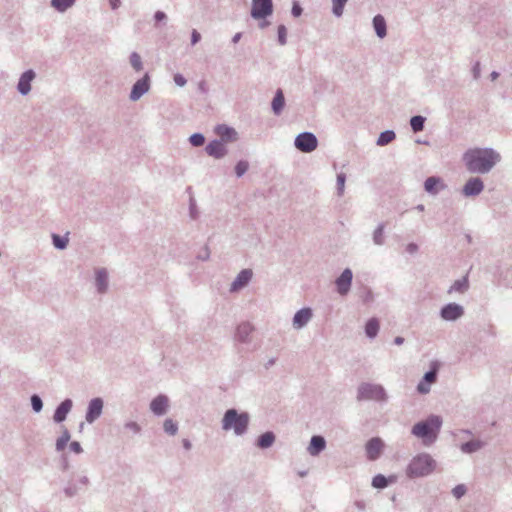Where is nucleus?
Masks as SVG:
<instances>
[{
	"label": "nucleus",
	"mask_w": 512,
	"mask_h": 512,
	"mask_svg": "<svg viewBox=\"0 0 512 512\" xmlns=\"http://www.w3.org/2000/svg\"><path fill=\"white\" fill-rule=\"evenodd\" d=\"M463 160L470 172L487 173L500 160V155L492 149L473 148L465 152Z\"/></svg>",
	"instance_id": "1"
},
{
	"label": "nucleus",
	"mask_w": 512,
	"mask_h": 512,
	"mask_svg": "<svg viewBox=\"0 0 512 512\" xmlns=\"http://www.w3.org/2000/svg\"><path fill=\"white\" fill-rule=\"evenodd\" d=\"M442 420L439 416H430L426 421L414 425L412 433L421 438L425 445L432 444L440 431Z\"/></svg>",
	"instance_id": "2"
},
{
	"label": "nucleus",
	"mask_w": 512,
	"mask_h": 512,
	"mask_svg": "<svg viewBox=\"0 0 512 512\" xmlns=\"http://www.w3.org/2000/svg\"><path fill=\"white\" fill-rule=\"evenodd\" d=\"M435 469V462L428 454H420L412 459L407 467L410 478L423 477Z\"/></svg>",
	"instance_id": "3"
},
{
	"label": "nucleus",
	"mask_w": 512,
	"mask_h": 512,
	"mask_svg": "<svg viewBox=\"0 0 512 512\" xmlns=\"http://www.w3.org/2000/svg\"><path fill=\"white\" fill-rule=\"evenodd\" d=\"M249 417L246 413L238 414L236 410L229 409L226 411L222 420L224 430L233 429L237 435L243 434L248 426Z\"/></svg>",
	"instance_id": "4"
},
{
	"label": "nucleus",
	"mask_w": 512,
	"mask_h": 512,
	"mask_svg": "<svg viewBox=\"0 0 512 512\" xmlns=\"http://www.w3.org/2000/svg\"><path fill=\"white\" fill-rule=\"evenodd\" d=\"M273 12L272 0H253L251 15L255 19H264Z\"/></svg>",
	"instance_id": "5"
},
{
	"label": "nucleus",
	"mask_w": 512,
	"mask_h": 512,
	"mask_svg": "<svg viewBox=\"0 0 512 512\" xmlns=\"http://www.w3.org/2000/svg\"><path fill=\"white\" fill-rule=\"evenodd\" d=\"M318 140L311 133H302L295 139V146L301 152H311L317 148Z\"/></svg>",
	"instance_id": "6"
},
{
	"label": "nucleus",
	"mask_w": 512,
	"mask_h": 512,
	"mask_svg": "<svg viewBox=\"0 0 512 512\" xmlns=\"http://www.w3.org/2000/svg\"><path fill=\"white\" fill-rule=\"evenodd\" d=\"M358 397L361 399L383 400L385 397V393L381 386L363 384L359 388Z\"/></svg>",
	"instance_id": "7"
},
{
	"label": "nucleus",
	"mask_w": 512,
	"mask_h": 512,
	"mask_svg": "<svg viewBox=\"0 0 512 512\" xmlns=\"http://www.w3.org/2000/svg\"><path fill=\"white\" fill-rule=\"evenodd\" d=\"M383 448L384 443L380 438L370 439L365 446L367 458L371 461L376 460L381 455Z\"/></svg>",
	"instance_id": "8"
},
{
	"label": "nucleus",
	"mask_w": 512,
	"mask_h": 512,
	"mask_svg": "<svg viewBox=\"0 0 512 512\" xmlns=\"http://www.w3.org/2000/svg\"><path fill=\"white\" fill-rule=\"evenodd\" d=\"M437 366L435 365L431 371L424 375L423 380L418 384L417 390L421 394H426L430 391L431 384L435 383L437 377Z\"/></svg>",
	"instance_id": "9"
},
{
	"label": "nucleus",
	"mask_w": 512,
	"mask_h": 512,
	"mask_svg": "<svg viewBox=\"0 0 512 512\" xmlns=\"http://www.w3.org/2000/svg\"><path fill=\"white\" fill-rule=\"evenodd\" d=\"M352 272L350 269H345L339 278L336 280L337 291L341 295H345L351 286Z\"/></svg>",
	"instance_id": "10"
},
{
	"label": "nucleus",
	"mask_w": 512,
	"mask_h": 512,
	"mask_svg": "<svg viewBox=\"0 0 512 512\" xmlns=\"http://www.w3.org/2000/svg\"><path fill=\"white\" fill-rule=\"evenodd\" d=\"M484 185L480 178H471L467 181L465 186L463 187V194L465 196H474L481 193Z\"/></svg>",
	"instance_id": "11"
},
{
	"label": "nucleus",
	"mask_w": 512,
	"mask_h": 512,
	"mask_svg": "<svg viewBox=\"0 0 512 512\" xmlns=\"http://www.w3.org/2000/svg\"><path fill=\"white\" fill-rule=\"evenodd\" d=\"M149 89V76L146 74L142 79L138 80L131 91V99H139Z\"/></svg>",
	"instance_id": "12"
},
{
	"label": "nucleus",
	"mask_w": 512,
	"mask_h": 512,
	"mask_svg": "<svg viewBox=\"0 0 512 512\" xmlns=\"http://www.w3.org/2000/svg\"><path fill=\"white\" fill-rule=\"evenodd\" d=\"M102 408H103L102 400L100 398L93 399L89 404L88 412L86 414V420L89 423H92L93 421H95L101 415Z\"/></svg>",
	"instance_id": "13"
},
{
	"label": "nucleus",
	"mask_w": 512,
	"mask_h": 512,
	"mask_svg": "<svg viewBox=\"0 0 512 512\" xmlns=\"http://www.w3.org/2000/svg\"><path fill=\"white\" fill-rule=\"evenodd\" d=\"M462 314L463 308L455 303L446 305L441 311V316L445 320H455L462 316Z\"/></svg>",
	"instance_id": "14"
},
{
	"label": "nucleus",
	"mask_w": 512,
	"mask_h": 512,
	"mask_svg": "<svg viewBox=\"0 0 512 512\" xmlns=\"http://www.w3.org/2000/svg\"><path fill=\"white\" fill-rule=\"evenodd\" d=\"M168 407V398L164 395H159L154 398L150 404V409L155 415H163Z\"/></svg>",
	"instance_id": "15"
},
{
	"label": "nucleus",
	"mask_w": 512,
	"mask_h": 512,
	"mask_svg": "<svg viewBox=\"0 0 512 512\" xmlns=\"http://www.w3.org/2000/svg\"><path fill=\"white\" fill-rule=\"evenodd\" d=\"M312 317V312L309 308H304L298 311L293 318V326L296 329L302 328L308 323Z\"/></svg>",
	"instance_id": "16"
},
{
	"label": "nucleus",
	"mask_w": 512,
	"mask_h": 512,
	"mask_svg": "<svg viewBox=\"0 0 512 512\" xmlns=\"http://www.w3.org/2000/svg\"><path fill=\"white\" fill-rule=\"evenodd\" d=\"M206 152L214 158H221L226 154V148L221 141L214 140L206 146Z\"/></svg>",
	"instance_id": "17"
},
{
	"label": "nucleus",
	"mask_w": 512,
	"mask_h": 512,
	"mask_svg": "<svg viewBox=\"0 0 512 512\" xmlns=\"http://www.w3.org/2000/svg\"><path fill=\"white\" fill-rule=\"evenodd\" d=\"M215 132L224 142H232L237 139L236 131L226 125L217 126Z\"/></svg>",
	"instance_id": "18"
},
{
	"label": "nucleus",
	"mask_w": 512,
	"mask_h": 512,
	"mask_svg": "<svg viewBox=\"0 0 512 512\" xmlns=\"http://www.w3.org/2000/svg\"><path fill=\"white\" fill-rule=\"evenodd\" d=\"M251 277H252L251 270H249V269L242 270L239 273V275L237 276V278L235 279V281L232 283L231 290L237 291V290L241 289L250 281Z\"/></svg>",
	"instance_id": "19"
},
{
	"label": "nucleus",
	"mask_w": 512,
	"mask_h": 512,
	"mask_svg": "<svg viewBox=\"0 0 512 512\" xmlns=\"http://www.w3.org/2000/svg\"><path fill=\"white\" fill-rule=\"evenodd\" d=\"M34 77L35 74L32 70H28L25 73H23L18 83V90L20 93L25 95L30 91V83L34 79Z\"/></svg>",
	"instance_id": "20"
},
{
	"label": "nucleus",
	"mask_w": 512,
	"mask_h": 512,
	"mask_svg": "<svg viewBox=\"0 0 512 512\" xmlns=\"http://www.w3.org/2000/svg\"><path fill=\"white\" fill-rule=\"evenodd\" d=\"M71 407H72V402L71 400L67 399L65 401H63L59 406L58 408L56 409L55 411V414H54V420L56 422H62L63 420H65L67 414L69 413V411L71 410Z\"/></svg>",
	"instance_id": "21"
},
{
	"label": "nucleus",
	"mask_w": 512,
	"mask_h": 512,
	"mask_svg": "<svg viewBox=\"0 0 512 512\" xmlns=\"http://www.w3.org/2000/svg\"><path fill=\"white\" fill-rule=\"evenodd\" d=\"M373 26L377 35L380 38H384L386 36V22L383 16L377 15L373 19Z\"/></svg>",
	"instance_id": "22"
},
{
	"label": "nucleus",
	"mask_w": 512,
	"mask_h": 512,
	"mask_svg": "<svg viewBox=\"0 0 512 512\" xmlns=\"http://www.w3.org/2000/svg\"><path fill=\"white\" fill-rule=\"evenodd\" d=\"M284 104H285V100H284L283 92H282V90H278L276 92V95H275L273 101H272V109H273L274 113L279 114L282 111Z\"/></svg>",
	"instance_id": "23"
},
{
	"label": "nucleus",
	"mask_w": 512,
	"mask_h": 512,
	"mask_svg": "<svg viewBox=\"0 0 512 512\" xmlns=\"http://www.w3.org/2000/svg\"><path fill=\"white\" fill-rule=\"evenodd\" d=\"M96 283L98 291L103 293L107 288V273L105 270H98L96 273Z\"/></svg>",
	"instance_id": "24"
},
{
	"label": "nucleus",
	"mask_w": 512,
	"mask_h": 512,
	"mask_svg": "<svg viewBox=\"0 0 512 512\" xmlns=\"http://www.w3.org/2000/svg\"><path fill=\"white\" fill-rule=\"evenodd\" d=\"M274 440V434L272 432H266L259 437L257 445L260 448H268L273 444Z\"/></svg>",
	"instance_id": "25"
},
{
	"label": "nucleus",
	"mask_w": 512,
	"mask_h": 512,
	"mask_svg": "<svg viewBox=\"0 0 512 512\" xmlns=\"http://www.w3.org/2000/svg\"><path fill=\"white\" fill-rule=\"evenodd\" d=\"M379 330V322L377 319H370L365 326L366 335L370 338H373L377 335Z\"/></svg>",
	"instance_id": "26"
},
{
	"label": "nucleus",
	"mask_w": 512,
	"mask_h": 512,
	"mask_svg": "<svg viewBox=\"0 0 512 512\" xmlns=\"http://www.w3.org/2000/svg\"><path fill=\"white\" fill-rule=\"evenodd\" d=\"M440 184V179L436 177H429L426 179L424 187L425 190L429 193H437L438 185Z\"/></svg>",
	"instance_id": "27"
},
{
	"label": "nucleus",
	"mask_w": 512,
	"mask_h": 512,
	"mask_svg": "<svg viewBox=\"0 0 512 512\" xmlns=\"http://www.w3.org/2000/svg\"><path fill=\"white\" fill-rule=\"evenodd\" d=\"M253 328L249 323H243L237 328V336L240 340L244 341L246 337L252 332Z\"/></svg>",
	"instance_id": "28"
},
{
	"label": "nucleus",
	"mask_w": 512,
	"mask_h": 512,
	"mask_svg": "<svg viewBox=\"0 0 512 512\" xmlns=\"http://www.w3.org/2000/svg\"><path fill=\"white\" fill-rule=\"evenodd\" d=\"M395 139V133L393 131L382 132L377 140V144L384 146Z\"/></svg>",
	"instance_id": "29"
},
{
	"label": "nucleus",
	"mask_w": 512,
	"mask_h": 512,
	"mask_svg": "<svg viewBox=\"0 0 512 512\" xmlns=\"http://www.w3.org/2000/svg\"><path fill=\"white\" fill-rule=\"evenodd\" d=\"M75 0H52V6L58 11H65Z\"/></svg>",
	"instance_id": "30"
},
{
	"label": "nucleus",
	"mask_w": 512,
	"mask_h": 512,
	"mask_svg": "<svg viewBox=\"0 0 512 512\" xmlns=\"http://www.w3.org/2000/svg\"><path fill=\"white\" fill-rule=\"evenodd\" d=\"M308 451L311 455H317L320 452V436L315 435L312 437Z\"/></svg>",
	"instance_id": "31"
},
{
	"label": "nucleus",
	"mask_w": 512,
	"mask_h": 512,
	"mask_svg": "<svg viewBox=\"0 0 512 512\" xmlns=\"http://www.w3.org/2000/svg\"><path fill=\"white\" fill-rule=\"evenodd\" d=\"M468 287V281L466 278H463L461 280H457L454 282V284L451 286L449 292L456 291V292H464Z\"/></svg>",
	"instance_id": "32"
},
{
	"label": "nucleus",
	"mask_w": 512,
	"mask_h": 512,
	"mask_svg": "<svg viewBox=\"0 0 512 512\" xmlns=\"http://www.w3.org/2000/svg\"><path fill=\"white\" fill-rule=\"evenodd\" d=\"M410 124L414 132H419L424 127V118L421 116H414L411 118Z\"/></svg>",
	"instance_id": "33"
},
{
	"label": "nucleus",
	"mask_w": 512,
	"mask_h": 512,
	"mask_svg": "<svg viewBox=\"0 0 512 512\" xmlns=\"http://www.w3.org/2000/svg\"><path fill=\"white\" fill-rule=\"evenodd\" d=\"M372 485L378 489L385 488L388 485V479L385 476L378 474L373 478Z\"/></svg>",
	"instance_id": "34"
},
{
	"label": "nucleus",
	"mask_w": 512,
	"mask_h": 512,
	"mask_svg": "<svg viewBox=\"0 0 512 512\" xmlns=\"http://www.w3.org/2000/svg\"><path fill=\"white\" fill-rule=\"evenodd\" d=\"M163 426L165 432L170 435H175L178 430L177 424L171 419H166Z\"/></svg>",
	"instance_id": "35"
},
{
	"label": "nucleus",
	"mask_w": 512,
	"mask_h": 512,
	"mask_svg": "<svg viewBox=\"0 0 512 512\" xmlns=\"http://www.w3.org/2000/svg\"><path fill=\"white\" fill-rule=\"evenodd\" d=\"M130 63L136 71H140L142 69V61L138 53L134 52L131 54Z\"/></svg>",
	"instance_id": "36"
},
{
	"label": "nucleus",
	"mask_w": 512,
	"mask_h": 512,
	"mask_svg": "<svg viewBox=\"0 0 512 512\" xmlns=\"http://www.w3.org/2000/svg\"><path fill=\"white\" fill-rule=\"evenodd\" d=\"M333 2V13L336 16H341L343 13V8L347 0H332Z\"/></svg>",
	"instance_id": "37"
},
{
	"label": "nucleus",
	"mask_w": 512,
	"mask_h": 512,
	"mask_svg": "<svg viewBox=\"0 0 512 512\" xmlns=\"http://www.w3.org/2000/svg\"><path fill=\"white\" fill-rule=\"evenodd\" d=\"M69 440H70V435H69L68 431H65L63 433V435L56 442L57 450H63Z\"/></svg>",
	"instance_id": "38"
},
{
	"label": "nucleus",
	"mask_w": 512,
	"mask_h": 512,
	"mask_svg": "<svg viewBox=\"0 0 512 512\" xmlns=\"http://www.w3.org/2000/svg\"><path fill=\"white\" fill-rule=\"evenodd\" d=\"M205 142V138L202 134H193L191 137H190V143L193 145V146H202Z\"/></svg>",
	"instance_id": "39"
},
{
	"label": "nucleus",
	"mask_w": 512,
	"mask_h": 512,
	"mask_svg": "<svg viewBox=\"0 0 512 512\" xmlns=\"http://www.w3.org/2000/svg\"><path fill=\"white\" fill-rule=\"evenodd\" d=\"M248 163L246 161H239L236 164L235 172L238 177L242 176L248 170Z\"/></svg>",
	"instance_id": "40"
},
{
	"label": "nucleus",
	"mask_w": 512,
	"mask_h": 512,
	"mask_svg": "<svg viewBox=\"0 0 512 512\" xmlns=\"http://www.w3.org/2000/svg\"><path fill=\"white\" fill-rule=\"evenodd\" d=\"M53 243H54L55 247H57L59 249H63L66 247V245L68 243V239L61 238L60 236L54 234L53 235Z\"/></svg>",
	"instance_id": "41"
},
{
	"label": "nucleus",
	"mask_w": 512,
	"mask_h": 512,
	"mask_svg": "<svg viewBox=\"0 0 512 512\" xmlns=\"http://www.w3.org/2000/svg\"><path fill=\"white\" fill-rule=\"evenodd\" d=\"M287 29L284 25L278 27V40L281 45L286 44Z\"/></svg>",
	"instance_id": "42"
},
{
	"label": "nucleus",
	"mask_w": 512,
	"mask_h": 512,
	"mask_svg": "<svg viewBox=\"0 0 512 512\" xmlns=\"http://www.w3.org/2000/svg\"><path fill=\"white\" fill-rule=\"evenodd\" d=\"M479 444L476 442H468L462 445L463 452H473L479 448Z\"/></svg>",
	"instance_id": "43"
},
{
	"label": "nucleus",
	"mask_w": 512,
	"mask_h": 512,
	"mask_svg": "<svg viewBox=\"0 0 512 512\" xmlns=\"http://www.w3.org/2000/svg\"><path fill=\"white\" fill-rule=\"evenodd\" d=\"M32 407L36 412H39L42 409V401L41 399L34 395L31 398Z\"/></svg>",
	"instance_id": "44"
},
{
	"label": "nucleus",
	"mask_w": 512,
	"mask_h": 512,
	"mask_svg": "<svg viewBox=\"0 0 512 512\" xmlns=\"http://www.w3.org/2000/svg\"><path fill=\"white\" fill-rule=\"evenodd\" d=\"M453 495L456 497V498H460L462 497L465 493H466V488L464 485H458L456 486L454 489H453Z\"/></svg>",
	"instance_id": "45"
},
{
	"label": "nucleus",
	"mask_w": 512,
	"mask_h": 512,
	"mask_svg": "<svg viewBox=\"0 0 512 512\" xmlns=\"http://www.w3.org/2000/svg\"><path fill=\"white\" fill-rule=\"evenodd\" d=\"M337 183H338V189H339L340 193H342L344 190V184H345V175L344 174H339L337 176Z\"/></svg>",
	"instance_id": "46"
},
{
	"label": "nucleus",
	"mask_w": 512,
	"mask_h": 512,
	"mask_svg": "<svg viewBox=\"0 0 512 512\" xmlns=\"http://www.w3.org/2000/svg\"><path fill=\"white\" fill-rule=\"evenodd\" d=\"M174 81L180 87H182V86H184L186 84V79L181 74H175L174 75Z\"/></svg>",
	"instance_id": "47"
},
{
	"label": "nucleus",
	"mask_w": 512,
	"mask_h": 512,
	"mask_svg": "<svg viewBox=\"0 0 512 512\" xmlns=\"http://www.w3.org/2000/svg\"><path fill=\"white\" fill-rule=\"evenodd\" d=\"M382 235H383V228L382 227H379L376 231H375V234H374V239H375V242L377 244H381L382 243Z\"/></svg>",
	"instance_id": "48"
},
{
	"label": "nucleus",
	"mask_w": 512,
	"mask_h": 512,
	"mask_svg": "<svg viewBox=\"0 0 512 512\" xmlns=\"http://www.w3.org/2000/svg\"><path fill=\"white\" fill-rule=\"evenodd\" d=\"M126 427L131 429L135 433L140 431V427L136 422H129L126 424Z\"/></svg>",
	"instance_id": "49"
},
{
	"label": "nucleus",
	"mask_w": 512,
	"mask_h": 512,
	"mask_svg": "<svg viewBox=\"0 0 512 512\" xmlns=\"http://www.w3.org/2000/svg\"><path fill=\"white\" fill-rule=\"evenodd\" d=\"M301 13H302L301 7L298 4H294V6L292 8L293 16L298 17L301 15Z\"/></svg>",
	"instance_id": "50"
},
{
	"label": "nucleus",
	"mask_w": 512,
	"mask_h": 512,
	"mask_svg": "<svg viewBox=\"0 0 512 512\" xmlns=\"http://www.w3.org/2000/svg\"><path fill=\"white\" fill-rule=\"evenodd\" d=\"M70 448L75 453H80L82 451V448H81V446H80V444L78 442H72L70 444Z\"/></svg>",
	"instance_id": "51"
},
{
	"label": "nucleus",
	"mask_w": 512,
	"mask_h": 512,
	"mask_svg": "<svg viewBox=\"0 0 512 512\" xmlns=\"http://www.w3.org/2000/svg\"><path fill=\"white\" fill-rule=\"evenodd\" d=\"M200 38H201V36H200L199 32H197L196 30H193L192 39H191L192 44L193 45L196 44L200 40Z\"/></svg>",
	"instance_id": "52"
},
{
	"label": "nucleus",
	"mask_w": 512,
	"mask_h": 512,
	"mask_svg": "<svg viewBox=\"0 0 512 512\" xmlns=\"http://www.w3.org/2000/svg\"><path fill=\"white\" fill-rule=\"evenodd\" d=\"M165 18H166V15H165V13H164V12L157 11V12L155 13V20H156V21H158V22H159V21L164 20Z\"/></svg>",
	"instance_id": "53"
},
{
	"label": "nucleus",
	"mask_w": 512,
	"mask_h": 512,
	"mask_svg": "<svg viewBox=\"0 0 512 512\" xmlns=\"http://www.w3.org/2000/svg\"><path fill=\"white\" fill-rule=\"evenodd\" d=\"M112 9H117L120 6V0H109Z\"/></svg>",
	"instance_id": "54"
},
{
	"label": "nucleus",
	"mask_w": 512,
	"mask_h": 512,
	"mask_svg": "<svg viewBox=\"0 0 512 512\" xmlns=\"http://www.w3.org/2000/svg\"><path fill=\"white\" fill-rule=\"evenodd\" d=\"M199 89L202 92H206V83L204 81L199 84Z\"/></svg>",
	"instance_id": "55"
},
{
	"label": "nucleus",
	"mask_w": 512,
	"mask_h": 512,
	"mask_svg": "<svg viewBox=\"0 0 512 512\" xmlns=\"http://www.w3.org/2000/svg\"><path fill=\"white\" fill-rule=\"evenodd\" d=\"M395 343H396L397 345L402 344V343H403V338H402V337H396V338H395Z\"/></svg>",
	"instance_id": "56"
},
{
	"label": "nucleus",
	"mask_w": 512,
	"mask_h": 512,
	"mask_svg": "<svg viewBox=\"0 0 512 512\" xmlns=\"http://www.w3.org/2000/svg\"><path fill=\"white\" fill-rule=\"evenodd\" d=\"M183 445L186 449H189L190 448V442L188 440H183Z\"/></svg>",
	"instance_id": "57"
},
{
	"label": "nucleus",
	"mask_w": 512,
	"mask_h": 512,
	"mask_svg": "<svg viewBox=\"0 0 512 512\" xmlns=\"http://www.w3.org/2000/svg\"><path fill=\"white\" fill-rule=\"evenodd\" d=\"M239 38H240V34H236V35L234 36V38H233V41H234V42H237V41L239 40Z\"/></svg>",
	"instance_id": "58"
},
{
	"label": "nucleus",
	"mask_w": 512,
	"mask_h": 512,
	"mask_svg": "<svg viewBox=\"0 0 512 512\" xmlns=\"http://www.w3.org/2000/svg\"><path fill=\"white\" fill-rule=\"evenodd\" d=\"M371 298H372V296H371V292H368V294H367V298H366V300H365V301H368V300H370Z\"/></svg>",
	"instance_id": "59"
},
{
	"label": "nucleus",
	"mask_w": 512,
	"mask_h": 512,
	"mask_svg": "<svg viewBox=\"0 0 512 512\" xmlns=\"http://www.w3.org/2000/svg\"><path fill=\"white\" fill-rule=\"evenodd\" d=\"M321 445H322V450H323V449H324V447H325V441H324V439H323V438H322Z\"/></svg>",
	"instance_id": "60"
}]
</instances>
